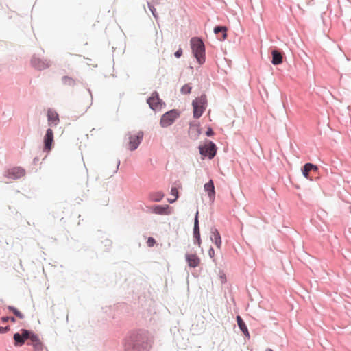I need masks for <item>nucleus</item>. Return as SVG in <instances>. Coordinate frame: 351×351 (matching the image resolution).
I'll use <instances>...</instances> for the list:
<instances>
[{
  "instance_id": "f257e3e1",
  "label": "nucleus",
  "mask_w": 351,
  "mask_h": 351,
  "mask_svg": "<svg viewBox=\"0 0 351 351\" xmlns=\"http://www.w3.org/2000/svg\"><path fill=\"white\" fill-rule=\"evenodd\" d=\"M21 331V334L15 333L13 337L16 346H21L25 340L29 339L30 343L28 344L32 345L35 351H43V343L36 334L26 329H22Z\"/></svg>"
},
{
  "instance_id": "f03ea898",
  "label": "nucleus",
  "mask_w": 351,
  "mask_h": 351,
  "mask_svg": "<svg viewBox=\"0 0 351 351\" xmlns=\"http://www.w3.org/2000/svg\"><path fill=\"white\" fill-rule=\"evenodd\" d=\"M191 45L193 53L199 64H202L205 62V47L203 41L199 38H193L191 40Z\"/></svg>"
},
{
  "instance_id": "7ed1b4c3",
  "label": "nucleus",
  "mask_w": 351,
  "mask_h": 351,
  "mask_svg": "<svg viewBox=\"0 0 351 351\" xmlns=\"http://www.w3.org/2000/svg\"><path fill=\"white\" fill-rule=\"evenodd\" d=\"M192 106L193 108V117L195 119H199L206 108V96L205 95H202L200 97H197L193 101Z\"/></svg>"
},
{
  "instance_id": "20e7f679",
  "label": "nucleus",
  "mask_w": 351,
  "mask_h": 351,
  "mask_svg": "<svg viewBox=\"0 0 351 351\" xmlns=\"http://www.w3.org/2000/svg\"><path fill=\"white\" fill-rule=\"evenodd\" d=\"M180 115V112L176 109L165 112L160 118V126L162 128H167L171 125Z\"/></svg>"
},
{
  "instance_id": "39448f33",
  "label": "nucleus",
  "mask_w": 351,
  "mask_h": 351,
  "mask_svg": "<svg viewBox=\"0 0 351 351\" xmlns=\"http://www.w3.org/2000/svg\"><path fill=\"white\" fill-rule=\"evenodd\" d=\"M143 137V132H138L135 134H130L129 135L128 148L130 150H135L141 142Z\"/></svg>"
},
{
  "instance_id": "423d86ee",
  "label": "nucleus",
  "mask_w": 351,
  "mask_h": 351,
  "mask_svg": "<svg viewBox=\"0 0 351 351\" xmlns=\"http://www.w3.org/2000/svg\"><path fill=\"white\" fill-rule=\"evenodd\" d=\"M199 151L202 156L213 158L216 154V146L213 143L208 142L204 145L199 147Z\"/></svg>"
},
{
  "instance_id": "0eeeda50",
  "label": "nucleus",
  "mask_w": 351,
  "mask_h": 351,
  "mask_svg": "<svg viewBox=\"0 0 351 351\" xmlns=\"http://www.w3.org/2000/svg\"><path fill=\"white\" fill-rule=\"evenodd\" d=\"M32 65L38 70H45L51 66V62L48 60H42L39 58L34 57L31 60Z\"/></svg>"
},
{
  "instance_id": "6e6552de",
  "label": "nucleus",
  "mask_w": 351,
  "mask_h": 351,
  "mask_svg": "<svg viewBox=\"0 0 351 351\" xmlns=\"http://www.w3.org/2000/svg\"><path fill=\"white\" fill-rule=\"evenodd\" d=\"M147 104L155 111L160 110L162 105L157 93L152 94L151 97L147 99Z\"/></svg>"
},
{
  "instance_id": "1a4fd4ad",
  "label": "nucleus",
  "mask_w": 351,
  "mask_h": 351,
  "mask_svg": "<svg viewBox=\"0 0 351 351\" xmlns=\"http://www.w3.org/2000/svg\"><path fill=\"white\" fill-rule=\"evenodd\" d=\"M53 142V132L50 128L47 130L46 134L44 136V151L49 152L52 148V143Z\"/></svg>"
},
{
  "instance_id": "9d476101",
  "label": "nucleus",
  "mask_w": 351,
  "mask_h": 351,
  "mask_svg": "<svg viewBox=\"0 0 351 351\" xmlns=\"http://www.w3.org/2000/svg\"><path fill=\"white\" fill-rule=\"evenodd\" d=\"M47 119L49 125L51 126H56L60 121L58 113L52 109H49L47 111Z\"/></svg>"
},
{
  "instance_id": "9b49d317",
  "label": "nucleus",
  "mask_w": 351,
  "mask_h": 351,
  "mask_svg": "<svg viewBox=\"0 0 351 351\" xmlns=\"http://www.w3.org/2000/svg\"><path fill=\"white\" fill-rule=\"evenodd\" d=\"M186 261L191 267H196L200 264V258L195 254H186Z\"/></svg>"
},
{
  "instance_id": "f8f14e48",
  "label": "nucleus",
  "mask_w": 351,
  "mask_h": 351,
  "mask_svg": "<svg viewBox=\"0 0 351 351\" xmlns=\"http://www.w3.org/2000/svg\"><path fill=\"white\" fill-rule=\"evenodd\" d=\"M25 175L24 169L20 167H15L9 170L7 173V177L10 179H17Z\"/></svg>"
},
{
  "instance_id": "ddd939ff",
  "label": "nucleus",
  "mask_w": 351,
  "mask_h": 351,
  "mask_svg": "<svg viewBox=\"0 0 351 351\" xmlns=\"http://www.w3.org/2000/svg\"><path fill=\"white\" fill-rule=\"evenodd\" d=\"M204 190L208 193L210 202H213L215 197V191L214 184L212 180L204 186Z\"/></svg>"
},
{
  "instance_id": "4468645a",
  "label": "nucleus",
  "mask_w": 351,
  "mask_h": 351,
  "mask_svg": "<svg viewBox=\"0 0 351 351\" xmlns=\"http://www.w3.org/2000/svg\"><path fill=\"white\" fill-rule=\"evenodd\" d=\"M211 240L215 244L217 248H221V239L220 234L217 230L215 229L212 232Z\"/></svg>"
},
{
  "instance_id": "2eb2a0df",
  "label": "nucleus",
  "mask_w": 351,
  "mask_h": 351,
  "mask_svg": "<svg viewBox=\"0 0 351 351\" xmlns=\"http://www.w3.org/2000/svg\"><path fill=\"white\" fill-rule=\"evenodd\" d=\"M317 167L312 163H306L304 165V167H303V169H302V174L303 176L308 179L309 178V176H308V173L311 171H317Z\"/></svg>"
},
{
  "instance_id": "dca6fc26",
  "label": "nucleus",
  "mask_w": 351,
  "mask_h": 351,
  "mask_svg": "<svg viewBox=\"0 0 351 351\" xmlns=\"http://www.w3.org/2000/svg\"><path fill=\"white\" fill-rule=\"evenodd\" d=\"M272 64L274 65H278L282 63V56L280 53L278 51L274 50L272 51Z\"/></svg>"
},
{
  "instance_id": "f3484780",
  "label": "nucleus",
  "mask_w": 351,
  "mask_h": 351,
  "mask_svg": "<svg viewBox=\"0 0 351 351\" xmlns=\"http://www.w3.org/2000/svg\"><path fill=\"white\" fill-rule=\"evenodd\" d=\"M168 206H156L153 208V211L156 214L158 215H169L170 213L168 211Z\"/></svg>"
},
{
  "instance_id": "a211bd4d",
  "label": "nucleus",
  "mask_w": 351,
  "mask_h": 351,
  "mask_svg": "<svg viewBox=\"0 0 351 351\" xmlns=\"http://www.w3.org/2000/svg\"><path fill=\"white\" fill-rule=\"evenodd\" d=\"M198 214H199V212L197 211L195 217V221H194L193 235L195 239H199V237H200L199 221H198Z\"/></svg>"
},
{
  "instance_id": "6ab92c4d",
  "label": "nucleus",
  "mask_w": 351,
  "mask_h": 351,
  "mask_svg": "<svg viewBox=\"0 0 351 351\" xmlns=\"http://www.w3.org/2000/svg\"><path fill=\"white\" fill-rule=\"evenodd\" d=\"M237 322L239 328L242 330V332L245 335H249L247 328L240 316L237 317Z\"/></svg>"
},
{
  "instance_id": "aec40b11",
  "label": "nucleus",
  "mask_w": 351,
  "mask_h": 351,
  "mask_svg": "<svg viewBox=\"0 0 351 351\" xmlns=\"http://www.w3.org/2000/svg\"><path fill=\"white\" fill-rule=\"evenodd\" d=\"M227 28L224 26H217L214 29V32L215 34H219V32H222V40H225L227 37L226 34Z\"/></svg>"
},
{
  "instance_id": "412c9836",
  "label": "nucleus",
  "mask_w": 351,
  "mask_h": 351,
  "mask_svg": "<svg viewBox=\"0 0 351 351\" xmlns=\"http://www.w3.org/2000/svg\"><path fill=\"white\" fill-rule=\"evenodd\" d=\"M163 197L164 194L162 192H156L151 195V199L154 202H160Z\"/></svg>"
},
{
  "instance_id": "4be33fe9",
  "label": "nucleus",
  "mask_w": 351,
  "mask_h": 351,
  "mask_svg": "<svg viewBox=\"0 0 351 351\" xmlns=\"http://www.w3.org/2000/svg\"><path fill=\"white\" fill-rule=\"evenodd\" d=\"M171 194L174 196V198L173 199H168V202L169 203H173L175 202L177 199L178 198V190L177 188L176 187H172L171 188Z\"/></svg>"
},
{
  "instance_id": "5701e85b",
  "label": "nucleus",
  "mask_w": 351,
  "mask_h": 351,
  "mask_svg": "<svg viewBox=\"0 0 351 351\" xmlns=\"http://www.w3.org/2000/svg\"><path fill=\"white\" fill-rule=\"evenodd\" d=\"M62 81L65 85L73 86L75 84V80L72 77L68 76H64L62 78Z\"/></svg>"
},
{
  "instance_id": "b1692460",
  "label": "nucleus",
  "mask_w": 351,
  "mask_h": 351,
  "mask_svg": "<svg viewBox=\"0 0 351 351\" xmlns=\"http://www.w3.org/2000/svg\"><path fill=\"white\" fill-rule=\"evenodd\" d=\"M8 309L13 312V313L19 319H23L24 315L23 313H21L19 311H18L16 308H15L13 306H8Z\"/></svg>"
},
{
  "instance_id": "393cba45",
  "label": "nucleus",
  "mask_w": 351,
  "mask_h": 351,
  "mask_svg": "<svg viewBox=\"0 0 351 351\" xmlns=\"http://www.w3.org/2000/svg\"><path fill=\"white\" fill-rule=\"evenodd\" d=\"M191 86L189 84L184 85L181 88V93L182 94H189L191 90Z\"/></svg>"
},
{
  "instance_id": "a878e982",
  "label": "nucleus",
  "mask_w": 351,
  "mask_h": 351,
  "mask_svg": "<svg viewBox=\"0 0 351 351\" xmlns=\"http://www.w3.org/2000/svg\"><path fill=\"white\" fill-rule=\"evenodd\" d=\"M147 243L149 247H153L156 243V241L153 237H149Z\"/></svg>"
},
{
  "instance_id": "bb28decb",
  "label": "nucleus",
  "mask_w": 351,
  "mask_h": 351,
  "mask_svg": "<svg viewBox=\"0 0 351 351\" xmlns=\"http://www.w3.org/2000/svg\"><path fill=\"white\" fill-rule=\"evenodd\" d=\"M11 321L12 322H15L16 320H15V318L12 317H3L1 318V322H6L8 321Z\"/></svg>"
},
{
  "instance_id": "cd10ccee",
  "label": "nucleus",
  "mask_w": 351,
  "mask_h": 351,
  "mask_svg": "<svg viewBox=\"0 0 351 351\" xmlns=\"http://www.w3.org/2000/svg\"><path fill=\"white\" fill-rule=\"evenodd\" d=\"M175 56L177 58H179L182 55V50L181 48H180L176 52L174 53Z\"/></svg>"
},
{
  "instance_id": "c85d7f7f",
  "label": "nucleus",
  "mask_w": 351,
  "mask_h": 351,
  "mask_svg": "<svg viewBox=\"0 0 351 351\" xmlns=\"http://www.w3.org/2000/svg\"><path fill=\"white\" fill-rule=\"evenodd\" d=\"M208 255L210 258H213L215 256V250L213 248H210L208 250Z\"/></svg>"
},
{
  "instance_id": "c756f323",
  "label": "nucleus",
  "mask_w": 351,
  "mask_h": 351,
  "mask_svg": "<svg viewBox=\"0 0 351 351\" xmlns=\"http://www.w3.org/2000/svg\"><path fill=\"white\" fill-rule=\"evenodd\" d=\"M8 330H9V327L8 326L0 327V332H1V333L6 332Z\"/></svg>"
},
{
  "instance_id": "7c9ffc66",
  "label": "nucleus",
  "mask_w": 351,
  "mask_h": 351,
  "mask_svg": "<svg viewBox=\"0 0 351 351\" xmlns=\"http://www.w3.org/2000/svg\"><path fill=\"white\" fill-rule=\"evenodd\" d=\"M213 134V131L211 129H209L207 132H206V134L208 136H210L211 134Z\"/></svg>"
},
{
  "instance_id": "2f4dec72",
  "label": "nucleus",
  "mask_w": 351,
  "mask_h": 351,
  "mask_svg": "<svg viewBox=\"0 0 351 351\" xmlns=\"http://www.w3.org/2000/svg\"><path fill=\"white\" fill-rule=\"evenodd\" d=\"M197 244L199 246H200L201 245V239H200V237H199V239H197Z\"/></svg>"
},
{
  "instance_id": "473e14b6",
  "label": "nucleus",
  "mask_w": 351,
  "mask_h": 351,
  "mask_svg": "<svg viewBox=\"0 0 351 351\" xmlns=\"http://www.w3.org/2000/svg\"><path fill=\"white\" fill-rule=\"evenodd\" d=\"M149 8H150V10H151V12H152L153 15H154V16H155V14H154V10H153L150 6H149Z\"/></svg>"
},
{
  "instance_id": "72a5a7b5",
  "label": "nucleus",
  "mask_w": 351,
  "mask_h": 351,
  "mask_svg": "<svg viewBox=\"0 0 351 351\" xmlns=\"http://www.w3.org/2000/svg\"><path fill=\"white\" fill-rule=\"evenodd\" d=\"M265 351H273V350L271 348H267Z\"/></svg>"
}]
</instances>
